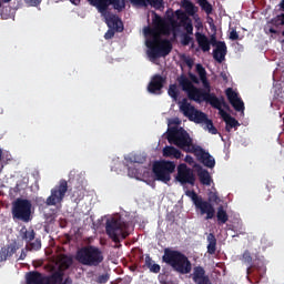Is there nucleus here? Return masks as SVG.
Here are the masks:
<instances>
[{"label": "nucleus", "mask_w": 284, "mask_h": 284, "mask_svg": "<svg viewBox=\"0 0 284 284\" xmlns=\"http://www.w3.org/2000/svg\"><path fill=\"white\" fill-rule=\"evenodd\" d=\"M176 81L189 100L216 105L217 97L212 92V84H210L207 78L201 80L203 88L195 87L185 74L178 77Z\"/></svg>", "instance_id": "f257e3e1"}, {"label": "nucleus", "mask_w": 284, "mask_h": 284, "mask_svg": "<svg viewBox=\"0 0 284 284\" xmlns=\"http://www.w3.org/2000/svg\"><path fill=\"white\" fill-rule=\"evenodd\" d=\"M166 140H169V143L179 148V150L189 154H194L195 150L200 146L194 144L193 139L187 131L179 126L169 128V131H166Z\"/></svg>", "instance_id": "f03ea898"}, {"label": "nucleus", "mask_w": 284, "mask_h": 284, "mask_svg": "<svg viewBox=\"0 0 284 284\" xmlns=\"http://www.w3.org/2000/svg\"><path fill=\"white\" fill-rule=\"evenodd\" d=\"M163 262L169 264V266H172L174 272L182 275H186L192 272V262L180 251L166 247L163 255Z\"/></svg>", "instance_id": "7ed1b4c3"}, {"label": "nucleus", "mask_w": 284, "mask_h": 284, "mask_svg": "<svg viewBox=\"0 0 284 284\" xmlns=\"http://www.w3.org/2000/svg\"><path fill=\"white\" fill-rule=\"evenodd\" d=\"M144 34L154 37L153 40L146 41V47L150 49L149 55L153 59L166 57L171 53L173 45L170 40L164 39L161 40L156 37L155 29H151V27H145Z\"/></svg>", "instance_id": "20e7f679"}, {"label": "nucleus", "mask_w": 284, "mask_h": 284, "mask_svg": "<svg viewBox=\"0 0 284 284\" xmlns=\"http://www.w3.org/2000/svg\"><path fill=\"white\" fill-rule=\"evenodd\" d=\"M75 260L89 267H98L104 261V255L101 248L94 245H85L77 251Z\"/></svg>", "instance_id": "39448f33"}, {"label": "nucleus", "mask_w": 284, "mask_h": 284, "mask_svg": "<svg viewBox=\"0 0 284 284\" xmlns=\"http://www.w3.org/2000/svg\"><path fill=\"white\" fill-rule=\"evenodd\" d=\"M32 202L28 199L18 197L12 203V217L14 221H21L22 223H30L32 221Z\"/></svg>", "instance_id": "423d86ee"}, {"label": "nucleus", "mask_w": 284, "mask_h": 284, "mask_svg": "<svg viewBox=\"0 0 284 284\" xmlns=\"http://www.w3.org/2000/svg\"><path fill=\"white\" fill-rule=\"evenodd\" d=\"M126 230V223L121 220L112 217L105 222V233L114 243H121V240L128 239L129 232Z\"/></svg>", "instance_id": "0eeeda50"}, {"label": "nucleus", "mask_w": 284, "mask_h": 284, "mask_svg": "<svg viewBox=\"0 0 284 284\" xmlns=\"http://www.w3.org/2000/svg\"><path fill=\"white\" fill-rule=\"evenodd\" d=\"M176 164L173 161L160 160L153 163V173L156 181L168 184L172 180Z\"/></svg>", "instance_id": "6e6552de"}, {"label": "nucleus", "mask_w": 284, "mask_h": 284, "mask_svg": "<svg viewBox=\"0 0 284 284\" xmlns=\"http://www.w3.org/2000/svg\"><path fill=\"white\" fill-rule=\"evenodd\" d=\"M68 192V182L64 179H61L59 184L54 189L51 190V195L44 200L43 197L36 199V203L38 205L55 206L61 203Z\"/></svg>", "instance_id": "1a4fd4ad"}, {"label": "nucleus", "mask_w": 284, "mask_h": 284, "mask_svg": "<svg viewBox=\"0 0 284 284\" xmlns=\"http://www.w3.org/2000/svg\"><path fill=\"white\" fill-rule=\"evenodd\" d=\"M186 195H189L195 206L196 210L200 211L201 215H205V220H212L215 215L214 205L212 203L204 201L202 196H199L196 192L192 191L189 192Z\"/></svg>", "instance_id": "9d476101"}, {"label": "nucleus", "mask_w": 284, "mask_h": 284, "mask_svg": "<svg viewBox=\"0 0 284 284\" xmlns=\"http://www.w3.org/2000/svg\"><path fill=\"white\" fill-rule=\"evenodd\" d=\"M37 233L33 227L27 229L26 226L20 230V237L26 242V251H40L42 247L41 239H36Z\"/></svg>", "instance_id": "9b49d317"}, {"label": "nucleus", "mask_w": 284, "mask_h": 284, "mask_svg": "<svg viewBox=\"0 0 284 284\" xmlns=\"http://www.w3.org/2000/svg\"><path fill=\"white\" fill-rule=\"evenodd\" d=\"M92 7L98 8V12L105 14L109 7L112 6L118 12H122L126 8L125 0H87Z\"/></svg>", "instance_id": "f8f14e48"}, {"label": "nucleus", "mask_w": 284, "mask_h": 284, "mask_svg": "<svg viewBox=\"0 0 284 284\" xmlns=\"http://www.w3.org/2000/svg\"><path fill=\"white\" fill-rule=\"evenodd\" d=\"M175 180L182 185L190 184L194 186L196 182V176L194 174V171L191 168H187V164L181 163L176 168Z\"/></svg>", "instance_id": "ddd939ff"}, {"label": "nucleus", "mask_w": 284, "mask_h": 284, "mask_svg": "<svg viewBox=\"0 0 284 284\" xmlns=\"http://www.w3.org/2000/svg\"><path fill=\"white\" fill-rule=\"evenodd\" d=\"M193 155L199 162H201L205 168L214 169L215 160L214 156L206 152L202 146H197Z\"/></svg>", "instance_id": "4468645a"}, {"label": "nucleus", "mask_w": 284, "mask_h": 284, "mask_svg": "<svg viewBox=\"0 0 284 284\" xmlns=\"http://www.w3.org/2000/svg\"><path fill=\"white\" fill-rule=\"evenodd\" d=\"M225 94L229 99V102L237 112H244L245 106L243 100L239 97V93L233 90V88H227Z\"/></svg>", "instance_id": "2eb2a0df"}, {"label": "nucleus", "mask_w": 284, "mask_h": 284, "mask_svg": "<svg viewBox=\"0 0 284 284\" xmlns=\"http://www.w3.org/2000/svg\"><path fill=\"white\" fill-rule=\"evenodd\" d=\"M165 83H166V78L160 74H155L148 85L149 93L156 94L158 92H161Z\"/></svg>", "instance_id": "dca6fc26"}, {"label": "nucleus", "mask_w": 284, "mask_h": 284, "mask_svg": "<svg viewBox=\"0 0 284 284\" xmlns=\"http://www.w3.org/2000/svg\"><path fill=\"white\" fill-rule=\"evenodd\" d=\"M105 23L109 29L114 30L115 32H123V21L116 14H110L105 17Z\"/></svg>", "instance_id": "f3484780"}, {"label": "nucleus", "mask_w": 284, "mask_h": 284, "mask_svg": "<svg viewBox=\"0 0 284 284\" xmlns=\"http://www.w3.org/2000/svg\"><path fill=\"white\" fill-rule=\"evenodd\" d=\"M18 250H19V245L17 241H13L8 245L2 246L0 250V263L7 261L9 257H12Z\"/></svg>", "instance_id": "a211bd4d"}, {"label": "nucleus", "mask_w": 284, "mask_h": 284, "mask_svg": "<svg viewBox=\"0 0 284 284\" xmlns=\"http://www.w3.org/2000/svg\"><path fill=\"white\" fill-rule=\"evenodd\" d=\"M179 109L183 113V115L186 116L190 121L193 120L196 109L191 104V102H189L186 98H183L179 102Z\"/></svg>", "instance_id": "6ab92c4d"}, {"label": "nucleus", "mask_w": 284, "mask_h": 284, "mask_svg": "<svg viewBox=\"0 0 284 284\" xmlns=\"http://www.w3.org/2000/svg\"><path fill=\"white\" fill-rule=\"evenodd\" d=\"M130 3H132L133 6L143 7V8L151 7L155 10L164 9L163 0H130Z\"/></svg>", "instance_id": "aec40b11"}, {"label": "nucleus", "mask_w": 284, "mask_h": 284, "mask_svg": "<svg viewBox=\"0 0 284 284\" xmlns=\"http://www.w3.org/2000/svg\"><path fill=\"white\" fill-rule=\"evenodd\" d=\"M192 280L195 284H210V277L203 266H195L192 274Z\"/></svg>", "instance_id": "412c9836"}, {"label": "nucleus", "mask_w": 284, "mask_h": 284, "mask_svg": "<svg viewBox=\"0 0 284 284\" xmlns=\"http://www.w3.org/2000/svg\"><path fill=\"white\" fill-rule=\"evenodd\" d=\"M215 44H216V49L213 50V58L221 63L225 59V55L227 53V48L225 42H222V41L215 42Z\"/></svg>", "instance_id": "4be33fe9"}, {"label": "nucleus", "mask_w": 284, "mask_h": 284, "mask_svg": "<svg viewBox=\"0 0 284 284\" xmlns=\"http://www.w3.org/2000/svg\"><path fill=\"white\" fill-rule=\"evenodd\" d=\"M195 40L199 44V48L203 52H209L210 51L212 42L210 41V39L206 38L205 34L201 33V31H196L195 32Z\"/></svg>", "instance_id": "5701e85b"}, {"label": "nucleus", "mask_w": 284, "mask_h": 284, "mask_svg": "<svg viewBox=\"0 0 284 284\" xmlns=\"http://www.w3.org/2000/svg\"><path fill=\"white\" fill-rule=\"evenodd\" d=\"M26 284H45L44 274L38 271L27 273Z\"/></svg>", "instance_id": "b1692460"}, {"label": "nucleus", "mask_w": 284, "mask_h": 284, "mask_svg": "<svg viewBox=\"0 0 284 284\" xmlns=\"http://www.w3.org/2000/svg\"><path fill=\"white\" fill-rule=\"evenodd\" d=\"M163 156L164 158H169V159H175V160H180L183 154L182 152L176 149L175 146H169L166 145L164 149H163Z\"/></svg>", "instance_id": "393cba45"}, {"label": "nucleus", "mask_w": 284, "mask_h": 284, "mask_svg": "<svg viewBox=\"0 0 284 284\" xmlns=\"http://www.w3.org/2000/svg\"><path fill=\"white\" fill-rule=\"evenodd\" d=\"M197 176L201 184L206 186L212 185V175L210 174V171H207L206 169H203V168L199 169Z\"/></svg>", "instance_id": "a878e982"}, {"label": "nucleus", "mask_w": 284, "mask_h": 284, "mask_svg": "<svg viewBox=\"0 0 284 284\" xmlns=\"http://www.w3.org/2000/svg\"><path fill=\"white\" fill-rule=\"evenodd\" d=\"M63 274L61 272H54L51 275L44 274V284H62Z\"/></svg>", "instance_id": "bb28decb"}, {"label": "nucleus", "mask_w": 284, "mask_h": 284, "mask_svg": "<svg viewBox=\"0 0 284 284\" xmlns=\"http://www.w3.org/2000/svg\"><path fill=\"white\" fill-rule=\"evenodd\" d=\"M182 8L185 10V13L190 17H194L197 12L195 4L190 0L182 1Z\"/></svg>", "instance_id": "cd10ccee"}, {"label": "nucleus", "mask_w": 284, "mask_h": 284, "mask_svg": "<svg viewBox=\"0 0 284 284\" xmlns=\"http://www.w3.org/2000/svg\"><path fill=\"white\" fill-rule=\"evenodd\" d=\"M206 240H207V253L210 254V255H214L215 254V252H216V239H215V236H214V233H210L209 235H207V237H206Z\"/></svg>", "instance_id": "c85d7f7f"}, {"label": "nucleus", "mask_w": 284, "mask_h": 284, "mask_svg": "<svg viewBox=\"0 0 284 284\" xmlns=\"http://www.w3.org/2000/svg\"><path fill=\"white\" fill-rule=\"evenodd\" d=\"M216 217H217L219 225H224L229 221V215H227L226 211H224V209L222 206H220L217 209Z\"/></svg>", "instance_id": "c756f323"}, {"label": "nucleus", "mask_w": 284, "mask_h": 284, "mask_svg": "<svg viewBox=\"0 0 284 284\" xmlns=\"http://www.w3.org/2000/svg\"><path fill=\"white\" fill-rule=\"evenodd\" d=\"M207 120H209V119H207V114H205V113L202 112V111H197V109H196V111L194 112L193 118L191 119V121H194L195 123H199V124H201V123H206Z\"/></svg>", "instance_id": "7c9ffc66"}, {"label": "nucleus", "mask_w": 284, "mask_h": 284, "mask_svg": "<svg viewBox=\"0 0 284 284\" xmlns=\"http://www.w3.org/2000/svg\"><path fill=\"white\" fill-rule=\"evenodd\" d=\"M169 97H171V99H173V101H178L179 97H180V90L178 89V85L175 83L169 85Z\"/></svg>", "instance_id": "2f4dec72"}, {"label": "nucleus", "mask_w": 284, "mask_h": 284, "mask_svg": "<svg viewBox=\"0 0 284 284\" xmlns=\"http://www.w3.org/2000/svg\"><path fill=\"white\" fill-rule=\"evenodd\" d=\"M197 3L207 16L212 14V3L207 2V0H199Z\"/></svg>", "instance_id": "473e14b6"}, {"label": "nucleus", "mask_w": 284, "mask_h": 284, "mask_svg": "<svg viewBox=\"0 0 284 284\" xmlns=\"http://www.w3.org/2000/svg\"><path fill=\"white\" fill-rule=\"evenodd\" d=\"M195 70H196V73L200 78V81L204 80V79H207V71L206 69L203 67V64L201 63H197L195 65Z\"/></svg>", "instance_id": "72a5a7b5"}, {"label": "nucleus", "mask_w": 284, "mask_h": 284, "mask_svg": "<svg viewBox=\"0 0 284 284\" xmlns=\"http://www.w3.org/2000/svg\"><path fill=\"white\" fill-rule=\"evenodd\" d=\"M212 108L216 109L220 111L221 116L224 119V121H226L229 119V116H231L230 114H227L225 111H223L222 109V102L221 100L217 98V102L215 104H210Z\"/></svg>", "instance_id": "f704fd0d"}, {"label": "nucleus", "mask_w": 284, "mask_h": 284, "mask_svg": "<svg viewBox=\"0 0 284 284\" xmlns=\"http://www.w3.org/2000/svg\"><path fill=\"white\" fill-rule=\"evenodd\" d=\"M212 108L216 109L220 111L221 116L224 119V121H226L229 119V116H231L230 114H227L225 111H223L222 109V102L221 100L217 98V102L215 104H210Z\"/></svg>", "instance_id": "c9c22d12"}, {"label": "nucleus", "mask_w": 284, "mask_h": 284, "mask_svg": "<svg viewBox=\"0 0 284 284\" xmlns=\"http://www.w3.org/2000/svg\"><path fill=\"white\" fill-rule=\"evenodd\" d=\"M225 123H226V128L225 130L227 132H230L233 128H236L240 125L239 121H236L234 118L229 116L227 119H225Z\"/></svg>", "instance_id": "e433bc0d"}, {"label": "nucleus", "mask_w": 284, "mask_h": 284, "mask_svg": "<svg viewBox=\"0 0 284 284\" xmlns=\"http://www.w3.org/2000/svg\"><path fill=\"white\" fill-rule=\"evenodd\" d=\"M243 260H244V263L248 264V268L246 270V273L250 274V271L252 270V262H253V257L250 251H244Z\"/></svg>", "instance_id": "4c0bfd02"}, {"label": "nucleus", "mask_w": 284, "mask_h": 284, "mask_svg": "<svg viewBox=\"0 0 284 284\" xmlns=\"http://www.w3.org/2000/svg\"><path fill=\"white\" fill-rule=\"evenodd\" d=\"M60 263H61L62 267L68 270L72 265L73 258L69 255H62Z\"/></svg>", "instance_id": "58836bf2"}, {"label": "nucleus", "mask_w": 284, "mask_h": 284, "mask_svg": "<svg viewBox=\"0 0 284 284\" xmlns=\"http://www.w3.org/2000/svg\"><path fill=\"white\" fill-rule=\"evenodd\" d=\"M83 197H84V191H83L82 186H81V189H77L75 191H73L72 199L75 202H80Z\"/></svg>", "instance_id": "ea45409f"}, {"label": "nucleus", "mask_w": 284, "mask_h": 284, "mask_svg": "<svg viewBox=\"0 0 284 284\" xmlns=\"http://www.w3.org/2000/svg\"><path fill=\"white\" fill-rule=\"evenodd\" d=\"M125 163L128 166V175L129 178H132V154L131 153L125 156Z\"/></svg>", "instance_id": "a19ab883"}, {"label": "nucleus", "mask_w": 284, "mask_h": 284, "mask_svg": "<svg viewBox=\"0 0 284 284\" xmlns=\"http://www.w3.org/2000/svg\"><path fill=\"white\" fill-rule=\"evenodd\" d=\"M205 126L211 134L217 133V130L216 128H214V122L212 120L207 119V121L205 122Z\"/></svg>", "instance_id": "79ce46f5"}, {"label": "nucleus", "mask_w": 284, "mask_h": 284, "mask_svg": "<svg viewBox=\"0 0 284 284\" xmlns=\"http://www.w3.org/2000/svg\"><path fill=\"white\" fill-rule=\"evenodd\" d=\"M175 16H176V19L180 20L181 22H185L189 20L187 14L182 10H176Z\"/></svg>", "instance_id": "37998d69"}, {"label": "nucleus", "mask_w": 284, "mask_h": 284, "mask_svg": "<svg viewBox=\"0 0 284 284\" xmlns=\"http://www.w3.org/2000/svg\"><path fill=\"white\" fill-rule=\"evenodd\" d=\"M191 34H183L182 36V40H181V44L186 47V45H190L191 42L194 41V39L192 37H190Z\"/></svg>", "instance_id": "c03bdc74"}, {"label": "nucleus", "mask_w": 284, "mask_h": 284, "mask_svg": "<svg viewBox=\"0 0 284 284\" xmlns=\"http://www.w3.org/2000/svg\"><path fill=\"white\" fill-rule=\"evenodd\" d=\"M274 26H284V13L278 14L276 18L272 19Z\"/></svg>", "instance_id": "a18cd8bd"}, {"label": "nucleus", "mask_w": 284, "mask_h": 284, "mask_svg": "<svg viewBox=\"0 0 284 284\" xmlns=\"http://www.w3.org/2000/svg\"><path fill=\"white\" fill-rule=\"evenodd\" d=\"M158 29L163 33L164 36H170L172 30H176L178 27H158Z\"/></svg>", "instance_id": "49530a36"}, {"label": "nucleus", "mask_w": 284, "mask_h": 284, "mask_svg": "<svg viewBox=\"0 0 284 284\" xmlns=\"http://www.w3.org/2000/svg\"><path fill=\"white\" fill-rule=\"evenodd\" d=\"M184 30L186 32L187 36H193L194 32V27L192 22H187L184 27Z\"/></svg>", "instance_id": "de8ad7c7"}, {"label": "nucleus", "mask_w": 284, "mask_h": 284, "mask_svg": "<svg viewBox=\"0 0 284 284\" xmlns=\"http://www.w3.org/2000/svg\"><path fill=\"white\" fill-rule=\"evenodd\" d=\"M110 280V275L109 274H102L100 276H98V283L99 284H105L108 283Z\"/></svg>", "instance_id": "09e8293b"}, {"label": "nucleus", "mask_w": 284, "mask_h": 284, "mask_svg": "<svg viewBox=\"0 0 284 284\" xmlns=\"http://www.w3.org/2000/svg\"><path fill=\"white\" fill-rule=\"evenodd\" d=\"M187 77L190 79V82L193 84H200V79L197 78V75H195L194 73L192 72H189L187 73Z\"/></svg>", "instance_id": "8fccbe9b"}, {"label": "nucleus", "mask_w": 284, "mask_h": 284, "mask_svg": "<svg viewBox=\"0 0 284 284\" xmlns=\"http://www.w3.org/2000/svg\"><path fill=\"white\" fill-rule=\"evenodd\" d=\"M115 32L114 29H108V31L104 33V39L105 40H111L114 38L115 36Z\"/></svg>", "instance_id": "3c124183"}, {"label": "nucleus", "mask_w": 284, "mask_h": 284, "mask_svg": "<svg viewBox=\"0 0 284 284\" xmlns=\"http://www.w3.org/2000/svg\"><path fill=\"white\" fill-rule=\"evenodd\" d=\"M149 270H150L152 273L158 274V273H160V271H161V266H160V264H153V265H151V266L149 267Z\"/></svg>", "instance_id": "603ef678"}, {"label": "nucleus", "mask_w": 284, "mask_h": 284, "mask_svg": "<svg viewBox=\"0 0 284 284\" xmlns=\"http://www.w3.org/2000/svg\"><path fill=\"white\" fill-rule=\"evenodd\" d=\"M239 38H240V36H239L236 29H232V31L230 32V39L232 41H236V40H239Z\"/></svg>", "instance_id": "864d4df0"}, {"label": "nucleus", "mask_w": 284, "mask_h": 284, "mask_svg": "<svg viewBox=\"0 0 284 284\" xmlns=\"http://www.w3.org/2000/svg\"><path fill=\"white\" fill-rule=\"evenodd\" d=\"M153 260L152 257L150 256V254H146L145 256V266H148V268L150 270V267L153 265Z\"/></svg>", "instance_id": "5fc2aeb1"}, {"label": "nucleus", "mask_w": 284, "mask_h": 284, "mask_svg": "<svg viewBox=\"0 0 284 284\" xmlns=\"http://www.w3.org/2000/svg\"><path fill=\"white\" fill-rule=\"evenodd\" d=\"M30 7H38L41 4V0H26Z\"/></svg>", "instance_id": "6e6d98bb"}, {"label": "nucleus", "mask_w": 284, "mask_h": 284, "mask_svg": "<svg viewBox=\"0 0 284 284\" xmlns=\"http://www.w3.org/2000/svg\"><path fill=\"white\" fill-rule=\"evenodd\" d=\"M154 16H155V18L153 19V23L154 24L162 23V18L158 13H154Z\"/></svg>", "instance_id": "4d7b16f0"}, {"label": "nucleus", "mask_w": 284, "mask_h": 284, "mask_svg": "<svg viewBox=\"0 0 284 284\" xmlns=\"http://www.w3.org/2000/svg\"><path fill=\"white\" fill-rule=\"evenodd\" d=\"M184 161H185L187 164L194 163V159H193L192 155H185Z\"/></svg>", "instance_id": "13d9d810"}, {"label": "nucleus", "mask_w": 284, "mask_h": 284, "mask_svg": "<svg viewBox=\"0 0 284 284\" xmlns=\"http://www.w3.org/2000/svg\"><path fill=\"white\" fill-rule=\"evenodd\" d=\"M220 101H221V103H222V106H223L225 110H230V106H229V104L225 102V100H224L223 97L220 99Z\"/></svg>", "instance_id": "bf43d9fd"}, {"label": "nucleus", "mask_w": 284, "mask_h": 284, "mask_svg": "<svg viewBox=\"0 0 284 284\" xmlns=\"http://www.w3.org/2000/svg\"><path fill=\"white\" fill-rule=\"evenodd\" d=\"M185 63H186L187 68H193V64H194L193 60L187 59V60L185 61Z\"/></svg>", "instance_id": "052dcab7"}, {"label": "nucleus", "mask_w": 284, "mask_h": 284, "mask_svg": "<svg viewBox=\"0 0 284 284\" xmlns=\"http://www.w3.org/2000/svg\"><path fill=\"white\" fill-rule=\"evenodd\" d=\"M268 32L272 33V34L278 33L277 29H274V27H270Z\"/></svg>", "instance_id": "680f3d73"}, {"label": "nucleus", "mask_w": 284, "mask_h": 284, "mask_svg": "<svg viewBox=\"0 0 284 284\" xmlns=\"http://www.w3.org/2000/svg\"><path fill=\"white\" fill-rule=\"evenodd\" d=\"M20 191V184H16V186H13V192L19 193Z\"/></svg>", "instance_id": "e2e57ef3"}, {"label": "nucleus", "mask_w": 284, "mask_h": 284, "mask_svg": "<svg viewBox=\"0 0 284 284\" xmlns=\"http://www.w3.org/2000/svg\"><path fill=\"white\" fill-rule=\"evenodd\" d=\"M26 257H27V253L24 252V250H22L20 253V260H24Z\"/></svg>", "instance_id": "0e129e2a"}, {"label": "nucleus", "mask_w": 284, "mask_h": 284, "mask_svg": "<svg viewBox=\"0 0 284 284\" xmlns=\"http://www.w3.org/2000/svg\"><path fill=\"white\" fill-rule=\"evenodd\" d=\"M70 2L74 6H79L81 3V0H70Z\"/></svg>", "instance_id": "69168bd1"}, {"label": "nucleus", "mask_w": 284, "mask_h": 284, "mask_svg": "<svg viewBox=\"0 0 284 284\" xmlns=\"http://www.w3.org/2000/svg\"><path fill=\"white\" fill-rule=\"evenodd\" d=\"M281 9L284 11V0L281 2Z\"/></svg>", "instance_id": "338daca9"}, {"label": "nucleus", "mask_w": 284, "mask_h": 284, "mask_svg": "<svg viewBox=\"0 0 284 284\" xmlns=\"http://www.w3.org/2000/svg\"><path fill=\"white\" fill-rule=\"evenodd\" d=\"M195 48V43L194 41L191 42V49H194Z\"/></svg>", "instance_id": "774afa93"}]
</instances>
